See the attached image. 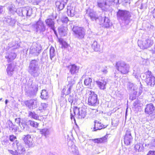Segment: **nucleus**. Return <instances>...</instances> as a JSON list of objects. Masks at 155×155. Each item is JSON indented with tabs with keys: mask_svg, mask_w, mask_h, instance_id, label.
<instances>
[{
	"mask_svg": "<svg viewBox=\"0 0 155 155\" xmlns=\"http://www.w3.org/2000/svg\"><path fill=\"white\" fill-rule=\"evenodd\" d=\"M16 137L13 135L9 136L8 139L12 142L15 140L12 143V146L15 149V151L12 150H9V153L13 155H24L25 149L21 142L16 139Z\"/></svg>",
	"mask_w": 155,
	"mask_h": 155,
	"instance_id": "obj_1",
	"label": "nucleus"
},
{
	"mask_svg": "<svg viewBox=\"0 0 155 155\" xmlns=\"http://www.w3.org/2000/svg\"><path fill=\"white\" fill-rule=\"evenodd\" d=\"M130 13L126 10L119 9L117 12V16L125 25H127L130 22Z\"/></svg>",
	"mask_w": 155,
	"mask_h": 155,
	"instance_id": "obj_2",
	"label": "nucleus"
},
{
	"mask_svg": "<svg viewBox=\"0 0 155 155\" xmlns=\"http://www.w3.org/2000/svg\"><path fill=\"white\" fill-rule=\"evenodd\" d=\"M39 68L38 61L36 60H33L30 63L28 72L33 77H37L38 75V71Z\"/></svg>",
	"mask_w": 155,
	"mask_h": 155,
	"instance_id": "obj_3",
	"label": "nucleus"
},
{
	"mask_svg": "<svg viewBox=\"0 0 155 155\" xmlns=\"http://www.w3.org/2000/svg\"><path fill=\"white\" fill-rule=\"evenodd\" d=\"M86 94L88 96V103L89 105L96 106L98 104L97 95L94 91L87 90Z\"/></svg>",
	"mask_w": 155,
	"mask_h": 155,
	"instance_id": "obj_4",
	"label": "nucleus"
},
{
	"mask_svg": "<svg viewBox=\"0 0 155 155\" xmlns=\"http://www.w3.org/2000/svg\"><path fill=\"white\" fill-rule=\"evenodd\" d=\"M117 68L122 74H126L129 71L130 67L129 64L123 61L117 62L116 64Z\"/></svg>",
	"mask_w": 155,
	"mask_h": 155,
	"instance_id": "obj_5",
	"label": "nucleus"
},
{
	"mask_svg": "<svg viewBox=\"0 0 155 155\" xmlns=\"http://www.w3.org/2000/svg\"><path fill=\"white\" fill-rule=\"evenodd\" d=\"M153 40L150 38H143L142 40L138 41V46L142 49H146L151 47L153 44Z\"/></svg>",
	"mask_w": 155,
	"mask_h": 155,
	"instance_id": "obj_6",
	"label": "nucleus"
},
{
	"mask_svg": "<svg viewBox=\"0 0 155 155\" xmlns=\"http://www.w3.org/2000/svg\"><path fill=\"white\" fill-rule=\"evenodd\" d=\"M33 26L35 29L36 32L43 34L46 30V26L44 22L40 18L33 25Z\"/></svg>",
	"mask_w": 155,
	"mask_h": 155,
	"instance_id": "obj_7",
	"label": "nucleus"
},
{
	"mask_svg": "<svg viewBox=\"0 0 155 155\" xmlns=\"http://www.w3.org/2000/svg\"><path fill=\"white\" fill-rule=\"evenodd\" d=\"M42 48L39 44L34 43L29 49V53L34 56H38L41 53Z\"/></svg>",
	"mask_w": 155,
	"mask_h": 155,
	"instance_id": "obj_8",
	"label": "nucleus"
},
{
	"mask_svg": "<svg viewBox=\"0 0 155 155\" xmlns=\"http://www.w3.org/2000/svg\"><path fill=\"white\" fill-rule=\"evenodd\" d=\"M146 76L145 81L148 87H153L155 84V78L151 71L148 70L145 73Z\"/></svg>",
	"mask_w": 155,
	"mask_h": 155,
	"instance_id": "obj_9",
	"label": "nucleus"
},
{
	"mask_svg": "<svg viewBox=\"0 0 155 155\" xmlns=\"http://www.w3.org/2000/svg\"><path fill=\"white\" fill-rule=\"evenodd\" d=\"M145 113L150 116L152 119L155 118V107L152 103L147 104L145 108Z\"/></svg>",
	"mask_w": 155,
	"mask_h": 155,
	"instance_id": "obj_10",
	"label": "nucleus"
},
{
	"mask_svg": "<svg viewBox=\"0 0 155 155\" xmlns=\"http://www.w3.org/2000/svg\"><path fill=\"white\" fill-rule=\"evenodd\" d=\"M22 139L24 140L25 144L28 147H34L35 144L33 142V139L30 135H24Z\"/></svg>",
	"mask_w": 155,
	"mask_h": 155,
	"instance_id": "obj_11",
	"label": "nucleus"
},
{
	"mask_svg": "<svg viewBox=\"0 0 155 155\" xmlns=\"http://www.w3.org/2000/svg\"><path fill=\"white\" fill-rule=\"evenodd\" d=\"M108 2H109L108 0H98L97 5L98 7L101 8L102 10L105 11L110 5Z\"/></svg>",
	"mask_w": 155,
	"mask_h": 155,
	"instance_id": "obj_12",
	"label": "nucleus"
},
{
	"mask_svg": "<svg viewBox=\"0 0 155 155\" xmlns=\"http://www.w3.org/2000/svg\"><path fill=\"white\" fill-rule=\"evenodd\" d=\"M20 11L22 12L20 15H22V16L30 17L32 13V9L29 7H23Z\"/></svg>",
	"mask_w": 155,
	"mask_h": 155,
	"instance_id": "obj_13",
	"label": "nucleus"
},
{
	"mask_svg": "<svg viewBox=\"0 0 155 155\" xmlns=\"http://www.w3.org/2000/svg\"><path fill=\"white\" fill-rule=\"evenodd\" d=\"M16 66V63L14 62L8 65L6 71L9 77L12 76L14 74Z\"/></svg>",
	"mask_w": 155,
	"mask_h": 155,
	"instance_id": "obj_14",
	"label": "nucleus"
},
{
	"mask_svg": "<svg viewBox=\"0 0 155 155\" xmlns=\"http://www.w3.org/2000/svg\"><path fill=\"white\" fill-rule=\"evenodd\" d=\"M4 22L8 25L13 26L15 25L16 20L14 18H12L10 16H7L5 18Z\"/></svg>",
	"mask_w": 155,
	"mask_h": 155,
	"instance_id": "obj_15",
	"label": "nucleus"
},
{
	"mask_svg": "<svg viewBox=\"0 0 155 155\" xmlns=\"http://www.w3.org/2000/svg\"><path fill=\"white\" fill-rule=\"evenodd\" d=\"M45 22L47 26L55 31V22L54 19L49 18L46 19Z\"/></svg>",
	"mask_w": 155,
	"mask_h": 155,
	"instance_id": "obj_16",
	"label": "nucleus"
},
{
	"mask_svg": "<svg viewBox=\"0 0 155 155\" xmlns=\"http://www.w3.org/2000/svg\"><path fill=\"white\" fill-rule=\"evenodd\" d=\"M100 19L101 18V21L100 22L101 24H103L104 27V28H108L110 27L111 25V23L107 17L104 16V18L100 17Z\"/></svg>",
	"mask_w": 155,
	"mask_h": 155,
	"instance_id": "obj_17",
	"label": "nucleus"
},
{
	"mask_svg": "<svg viewBox=\"0 0 155 155\" xmlns=\"http://www.w3.org/2000/svg\"><path fill=\"white\" fill-rule=\"evenodd\" d=\"M124 139V142L125 144L127 145H129L133 139L130 132V131L127 130L126 132Z\"/></svg>",
	"mask_w": 155,
	"mask_h": 155,
	"instance_id": "obj_18",
	"label": "nucleus"
},
{
	"mask_svg": "<svg viewBox=\"0 0 155 155\" xmlns=\"http://www.w3.org/2000/svg\"><path fill=\"white\" fill-rule=\"evenodd\" d=\"M95 82L100 89L104 90L106 89L107 82L105 79L98 80L96 81Z\"/></svg>",
	"mask_w": 155,
	"mask_h": 155,
	"instance_id": "obj_19",
	"label": "nucleus"
},
{
	"mask_svg": "<svg viewBox=\"0 0 155 155\" xmlns=\"http://www.w3.org/2000/svg\"><path fill=\"white\" fill-rule=\"evenodd\" d=\"M68 0H58L55 3L56 6L60 10H62Z\"/></svg>",
	"mask_w": 155,
	"mask_h": 155,
	"instance_id": "obj_20",
	"label": "nucleus"
},
{
	"mask_svg": "<svg viewBox=\"0 0 155 155\" xmlns=\"http://www.w3.org/2000/svg\"><path fill=\"white\" fill-rule=\"evenodd\" d=\"M68 144L69 147H70L71 152L74 155H78L77 153V147L73 144V142L71 140H70L68 143Z\"/></svg>",
	"mask_w": 155,
	"mask_h": 155,
	"instance_id": "obj_21",
	"label": "nucleus"
},
{
	"mask_svg": "<svg viewBox=\"0 0 155 155\" xmlns=\"http://www.w3.org/2000/svg\"><path fill=\"white\" fill-rule=\"evenodd\" d=\"M37 102L36 100L32 99L26 101L25 104L30 109L31 108L33 109V107L35 108L37 107Z\"/></svg>",
	"mask_w": 155,
	"mask_h": 155,
	"instance_id": "obj_22",
	"label": "nucleus"
},
{
	"mask_svg": "<svg viewBox=\"0 0 155 155\" xmlns=\"http://www.w3.org/2000/svg\"><path fill=\"white\" fill-rule=\"evenodd\" d=\"M16 54L14 52H8L5 56L7 59V61L9 62H11L13 60L16 58Z\"/></svg>",
	"mask_w": 155,
	"mask_h": 155,
	"instance_id": "obj_23",
	"label": "nucleus"
},
{
	"mask_svg": "<svg viewBox=\"0 0 155 155\" xmlns=\"http://www.w3.org/2000/svg\"><path fill=\"white\" fill-rule=\"evenodd\" d=\"M74 7H71V6H68L67 13L68 15L71 17H73L76 13Z\"/></svg>",
	"mask_w": 155,
	"mask_h": 155,
	"instance_id": "obj_24",
	"label": "nucleus"
},
{
	"mask_svg": "<svg viewBox=\"0 0 155 155\" xmlns=\"http://www.w3.org/2000/svg\"><path fill=\"white\" fill-rule=\"evenodd\" d=\"M29 90L32 93V96H34L36 94L38 90V86L36 84L32 83Z\"/></svg>",
	"mask_w": 155,
	"mask_h": 155,
	"instance_id": "obj_25",
	"label": "nucleus"
},
{
	"mask_svg": "<svg viewBox=\"0 0 155 155\" xmlns=\"http://www.w3.org/2000/svg\"><path fill=\"white\" fill-rule=\"evenodd\" d=\"M107 137L108 136L106 135L102 138L94 139L93 140V141L95 143H104L107 141Z\"/></svg>",
	"mask_w": 155,
	"mask_h": 155,
	"instance_id": "obj_26",
	"label": "nucleus"
},
{
	"mask_svg": "<svg viewBox=\"0 0 155 155\" xmlns=\"http://www.w3.org/2000/svg\"><path fill=\"white\" fill-rule=\"evenodd\" d=\"M79 110L78 118H84L86 116V110L84 108H79L78 109Z\"/></svg>",
	"mask_w": 155,
	"mask_h": 155,
	"instance_id": "obj_27",
	"label": "nucleus"
},
{
	"mask_svg": "<svg viewBox=\"0 0 155 155\" xmlns=\"http://www.w3.org/2000/svg\"><path fill=\"white\" fill-rule=\"evenodd\" d=\"M9 13L13 15L16 12L17 9L15 7V6L12 4L9 5L8 7Z\"/></svg>",
	"mask_w": 155,
	"mask_h": 155,
	"instance_id": "obj_28",
	"label": "nucleus"
},
{
	"mask_svg": "<svg viewBox=\"0 0 155 155\" xmlns=\"http://www.w3.org/2000/svg\"><path fill=\"white\" fill-rule=\"evenodd\" d=\"M85 30L83 28H78V38H83L85 35Z\"/></svg>",
	"mask_w": 155,
	"mask_h": 155,
	"instance_id": "obj_29",
	"label": "nucleus"
},
{
	"mask_svg": "<svg viewBox=\"0 0 155 155\" xmlns=\"http://www.w3.org/2000/svg\"><path fill=\"white\" fill-rule=\"evenodd\" d=\"M95 125L94 128V131H95L101 129L102 128H105L106 127L104 125H103L101 123H96V121H94Z\"/></svg>",
	"mask_w": 155,
	"mask_h": 155,
	"instance_id": "obj_30",
	"label": "nucleus"
},
{
	"mask_svg": "<svg viewBox=\"0 0 155 155\" xmlns=\"http://www.w3.org/2000/svg\"><path fill=\"white\" fill-rule=\"evenodd\" d=\"M91 47L95 51H98L100 49V45L98 44L97 42L94 41L92 44Z\"/></svg>",
	"mask_w": 155,
	"mask_h": 155,
	"instance_id": "obj_31",
	"label": "nucleus"
},
{
	"mask_svg": "<svg viewBox=\"0 0 155 155\" xmlns=\"http://www.w3.org/2000/svg\"><path fill=\"white\" fill-rule=\"evenodd\" d=\"M41 94V97L42 99H46L48 97V93L45 90L42 91Z\"/></svg>",
	"mask_w": 155,
	"mask_h": 155,
	"instance_id": "obj_32",
	"label": "nucleus"
},
{
	"mask_svg": "<svg viewBox=\"0 0 155 155\" xmlns=\"http://www.w3.org/2000/svg\"><path fill=\"white\" fill-rule=\"evenodd\" d=\"M136 151H142L143 150V147L141 144H137L135 145L134 147Z\"/></svg>",
	"mask_w": 155,
	"mask_h": 155,
	"instance_id": "obj_33",
	"label": "nucleus"
},
{
	"mask_svg": "<svg viewBox=\"0 0 155 155\" xmlns=\"http://www.w3.org/2000/svg\"><path fill=\"white\" fill-rule=\"evenodd\" d=\"M28 116L35 119H38L39 118V116L34 112H29Z\"/></svg>",
	"mask_w": 155,
	"mask_h": 155,
	"instance_id": "obj_34",
	"label": "nucleus"
},
{
	"mask_svg": "<svg viewBox=\"0 0 155 155\" xmlns=\"http://www.w3.org/2000/svg\"><path fill=\"white\" fill-rule=\"evenodd\" d=\"M28 123L31 126L35 128L37 127L38 125V123L31 120H28Z\"/></svg>",
	"mask_w": 155,
	"mask_h": 155,
	"instance_id": "obj_35",
	"label": "nucleus"
},
{
	"mask_svg": "<svg viewBox=\"0 0 155 155\" xmlns=\"http://www.w3.org/2000/svg\"><path fill=\"white\" fill-rule=\"evenodd\" d=\"M40 134L44 135L46 137L49 134V130L48 129L46 128L40 129Z\"/></svg>",
	"mask_w": 155,
	"mask_h": 155,
	"instance_id": "obj_36",
	"label": "nucleus"
},
{
	"mask_svg": "<svg viewBox=\"0 0 155 155\" xmlns=\"http://www.w3.org/2000/svg\"><path fill=\"white\" fill-rule=\"evenodd\" d=\"M91 82L92 79L90 78H88L85 80L84 84L87 87H91Z\"/></svg>",
	"mask_w": 155,
	"mask_h": 155,
	"instance_id": "obj_37",
	"label": "nucleus"
},
{
	"mask_svg": "<svg viewBox=\"0 0 155 155\" xmlns=\"http://www.w3.org/2000/svg\"><path fill=\"white\" fill-rule=\"evenodd\" d=\"M55 51L54 48L51 47L50 50V58L51 60H52L53 58L55 56Z\"/></svg>",
	"mask_w": 155,
	"mask_h": 155,
	"instance_id": "obj_38",
	"label": "nucleus"
},
{
	"mask_svg": "<svg viewBox=\"0 0 155 155\" xmlns=\"http://www.w3.org/2000/svg\"><path fill=\"white\" fill-rule=\"evenodd\" d=\"M7 124L8 125L10 130H12V131L15 130V129L14 128L15 125L13 124L11 121L9 120L7 121Z\"/></svg>",
	"mask_w": 155,
	"mask_h": 155,
	"instance_id": "obj_39",
	"label": "nucleus"
},
{
	"mask_svg": "<svg viewBox=\"0 0 155 155\" xmlns=\"http://www.w3.org/2000/svg\"><path fill=\"white\" fill-rule=\"evenodd\" d=\"M89 16L91 18L93 21L94 20L96 21L97 19L99 18V17H97L93 12H90L89 14Z\"/></svg>",
	"mask_w": 155,
	"mask_h": 155,
	"instance_id": "obj_40",
	"label": "nucleus"
},
{
	"mask_svg": "<svg viewBox=\"0 0 155 155\" xmlns=\"http://www.w3.org/2000/svg\"><path fill=\"white\" fill-rule=\"evenodd\" d=\"M77 66L74 64H73L71 66L70 72L72 74H75L77 73Z\"/></svg>",
	"mask_w": 155,
	"mask_h": 155,
	"instance_id": "obj_41",
	"label": "nucleus"
},
{
	"mask_svg": "<svg viewBox=\"0 0 155 155\" xmlns=\"http://www.w3.org/2000/svg\"><path fill=\"white\" fill-rule=\"evenodd\" d=\"M72 30L73 32V35L75 37L77 38L78 36V27L76 26H74Z\"/></svg>",
	"mask_w": 155,
	"mask_h": 155,
	"instance_id": "obj_42",
	"label": "nucleus"
},
{
	"mask_svg": "<svg viewBox=\"0 0 155 155\" xmlns=\"http://www.w3.org/2000/svg\"><path fill=\"white\" fill-rule=\"evenodd\" d=\"M66 28L61 27L59 28L58 30L59 33L63 35H64L65 33Z\"/></svg>",
	"mask_w": 155,
	"mask_h": 155,
	"instance_id": "obj_43",
	"label": "nucleus"
},
{
	"mask_svg": "<svg viewBox=\"0 0 155 155\" xmlns=\"http://www.w3.org/2000/svg\"><path fill=\"white\" fill-rule=\"evenodd\" d=\"M61 20L62 23L65 24H67L69 21L68 18L66 16H63L61 17Z\"/></svg>",
	"mask_w": 155,
	"mask_h": 155,
	"instance_id": "obj_44",
	"label": "nucleus"
},
{
	"mask_svg": "<svg viewBox=\"0 0 155 155\" xmlns=\"http://www.w3.org/2000/svg\"><path fill=\"white\" fill-rule=\"evenodd\" d=\"M29 124L28 123V121L26 122L23 123L22 122L20 125L21 129L23 130H25V127H27Z\"/></svg>",
	"mask_w": 155,
	"mask_h": 155,
	"instance_id": "obj_45",
	"label": "nucleus"
},
{
	"mask_svg": "<svg viewBox=\"0 0 155 155\" xmlns=\"http://www.w3.org/2000/svg\"><path fill=\"white\" fill-rule=\"evenodd\" d=\"M73 118V120H74V124H75V125H76V126L75 127H73V128L75 130V132H76V133H77V132H76V131H77V126H78V125L76 122V120L75 119V118H74V116L72 114H71V120Z\"/></svg>",
	"mask_w": 155,
	"mask_h": 155,
	"instance_id": "obj_46",
	"label": "nucleus"
},
{
	"mask_svg": "<svg viewBox=\"0 0 155 155\" xmlns=\"http://www.w3.org/2000/svg\"><path fill=\"white\" fill-rule=\"evenodd\" d=\"M15 3L16 4L19 6L23 5L25 3L24 0H16Z\"/></svg>",
	"mask_w": 155,
	"mask_h": 155,
	"instance_id": "obj_47",
	"label": "nucleus"
},
{
	"mask_svg": "<svg viewBox=\"0 0 155 155\" xmlns=\"http://www.w3.org/2000/svg\"><path fill=\"white\" fill-rule=\"evenodd\" d=\"M140 72V71L139 69L136 68L135 67L134 68V72L133 73V75L134 76H136L137 74H138Z\"/></svg>",
	"mask_w": 155,
	"mask_h": 155,
	"instance_id": "obj_48",
	"label": "nucleus"
},
{
	"mask_svg": "<svg viewBox=\"0 0 155 155\" xmlns=\"http://www.w3.org/2000/svg\"><path fill=\"white\" fill-rule=\"evenodd\" d=\"M74 80H72V83H71V84H69L67 86L68 87V89L66 95L70 93L71 87V86L73 85V84H74Z\"/></svg>",
	"mask_w": 155,
	"mask_h": 155,
	"instance_id": "obj_49",
	"label": "nucleus"
},
{
	"mask_svg": "<svg viewBox=\"0 0 155 155\" xmlns=\"http://www.w3.org/2000/svg\"><path fill=\"white\" fill-rule=\"evenodd\" d=\"M79 90L80 91V92H79L78 94L80 96L79 97V99H81L82 98H83V95H84V91L83 90V88L80 87V88L79 89Z\"/></svg>",
	"mask_w": 155,
	"mask_h": 155,
	"instance_id": "obj_50",
	"label": "nucleus"
},
{
	"mask_svg": "<svg viewBox=\"0 0 155 155\" xmlns=\"http://www.w3.org/2000/svg\"><path fill=\"white\" fill-rule=\"evenodd\" d=\"M13 44L14 42H12L11 43H9L8 44V46L10 48L13 47V49H15L18 48V44H15V45Z\"/></svg>",
	"mask_w": 155,
	"mask_h": 155,
	"instance_id": "obj_51",
	"label": "nucleus"
},
{
	"mask_svg": "<svg viewBox=\"0 0 155 155\" xmlns=\"http://www.w3.org/2000/svg\"><path fill=\"white\" fill-rule=\"evenodd\" d=\"M2 145L5 146L9 145V144L8 139L6 138L4 139L2 141Z\"/></svg>",
	"mask_w": 155,
	"mask_h": 155,
	"instance_id": "obj_52",
	"label": "nucleus"
},
{
	"mask_svg": "<svg viewBox=\"0 0 155 155\" xmlns=\"http://www.w3.org/2000/svg\"><path fill=\"white\" fill-rule=\"evenodd\" d=\"M15 122L20 127L21 118H17L15 119Z\"/></svg>",
	"mask_w": 155,
	"mask_h": 155,
	"instance_id": "obj_53",
	"label": "nucleus"
},
{
	"mask_svg": "<svg viewBox=\"0 0 155 155\" xmlns=\"http://www.w3.org/2000/svg\"><path fill=\"white\" fill-rule=\"evenodd\" d=\"M48 106V104L45 103H41V108L43 109H45Z\"/></svg>",
	"mask_w": 155,
	"mask_h": 155,
	"instance_id": "obj_54",
	"label": "nucleus"
},
{
	"mask_svg": "<svg viewBox=\"0 0 155 155\" xmlns=\"http://www.w3.org/2000/svg\"><path fill=\"white\" fill-rule=\"evenodd\" d=\"M109 2H111V4H113L112 3H113L114 4H117L119 3V0H109Z\"/></svg>",
	"mask_w": 155,
	"mask_h": 155,
	"instance_id": "obj_55",
	"label": "nucleus"
},
{
	"mask_svg": "<svg viewBox=\"0 0 155 155\" xmlns=\"http://www.w3.org/2000/svg\"><path fill=\"white\" fill-rule=\"evenodd\" d=\"M61 44L62 45V46L64 48H67L68 46V44L65 41H62L61 42Z\"/></svg>",
	"mask_w": 155,
	"mask_h": 155,
	"instance_id": "obj_56",
	"label": "nucleus"
},
{
	"mask_svg": "<svg viewBox=\"0 0 155 155\" xmlns=\"http://www.w3.org/2000/svg\"><path fill=\"white\" fill-rule=\"evenodd\" d=\"M147 155H155V151L150 150L148 152Z\"/></svg>",
	"mask_w": 155,
	"mask_h": 155,
	"instance_id": "obj_57",
	"label": "nucleus"
},
{
	"mask_svg": "<svg viewBox=\"0 0 155 155\" xmlns=\"http://www.w3.org/2000/svg\"><path fill=\"white\" fill-rule=\"evenodd\" d=\"M21 10H22V8H20L18 10L17 9V12H16L19 16H22V15H20V14L22 13V12L20 11Z\"/></svg>",
	"mask_w": 155,
	"mask_h": 155,
	"instance_id": "obj_58",
	"label": "nucleus"
},
{
	"mask_svg": "<svg viewBox=\"0 0 155 155\" xmlns=\"http://www.w3.org/2000/svg\"><path fill=\"white\" fill-rule=\"evenodd\" d=\"M4 10V7L2 6H0V14L2 13Z\"/></svg>",
	"mask_w": 155,
	"mask_h": 155,
	"instance_id": "obj_59",
	"label": "nucleus"
},
{
	"mask_svg": "<svg viewBox=\"0 0 155 155\" xmlns=\"http://www.w3.org/2000/svg\"><path fill=\"white\" fill-rule=\"evenodd\" d=\"M154 28V26L150 25L147 27V29L149 31L152 30Z\"/></svg>",
	"mask_w": 155,
	"mask_h": 155,
	"instance_id": "obj_60",
	"label": "nucleus"
},
{
	"mask_svg": "<svg viewBox=\"0 0 155 155\" xmlns=\"http://www.w3.org/2000/svg\"><path fill=\"white\" fill-rule=\"evenodd\" d=\"M101 71L103 74H106L107 72V69L106 68L101 70Z\"/></svg>",
	"mask_w": 155,
	"mask_h": 155,
	"instance_id": "obj_61",
	"label": "nucleus"
},
{
	"mask_svg": "<svg viewBox=\"0 0 155 155\" xmlns=\"http://www.w3.org/2000/svg\"><path fill=\"white\" fill-rule=\"evenodd\" d=\"M139 94L140 95L141 94V93L142 92V87H140L139 88Z\"/></svg>",
	"mask_w": 155,
	"mask_h": 155,
	"instance_id": "obj_62",
	"label": "nucleus"
},
{
	"mask_svg": "<svg viewBox=\"0 0 155 155\" xmlns=\"http://www.w3.org/2000/svg\"><path fill=\"white\" fill-rule=\"evenodd\" d=\"M152 53L153 54H155V43L153 48L152 50Z\"/></svg>",
	"mask_w": 155,
	"mask_h": 155,
	"instance_id": "obj_63",
	"label": "nucleus"
},
{
	"mask_svg": "<svg viewBox=\"0 0 155 155\" xmlns=\"http://www.w3.org/2000/svg\"><path fill=\"white\" fill-rule=\"evenodd\" d=\"M152 14L153 17L155 18V8L152 11Z\"/></svg>",
	"mask_w": 155,
	"mask_h": 155,
	"instance_id": "obj_64",
	"label": "nucleus"
}]
</instances>
